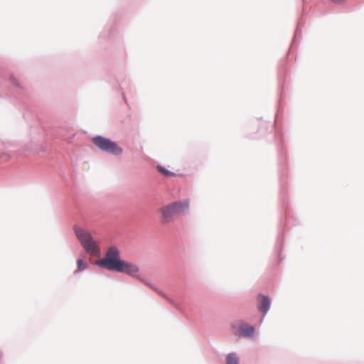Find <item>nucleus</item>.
Wrapping results in <instances>:
<instances>
[{"instance_id": "423d86ee", "label": "nucleus", "mask_w": 364, "mask_h": 364, "mask_svg": "<svg viewBox=\"0 0 364 364\" xmlns=\"http://www.w3.org/2000/svg\"><path fill=\"white\" fill-rule=\"evenodd\" d=\"M116 271L127 274L134 277H137L139 268L134 263L123 260Z\"/></svg>"}, {"instance_id": "0eeeda50", "label": "nucleus", "mask_w": 364, "mask_h": 364, "mask_svg": "<svg viewBox=\"0 0 364 364\" xmlns=\"http://www.w3.org/2000/svg\"><path fill=\"white\" fill-rule=\"evenodd\" d=\"M259 305L258 309L259 311L267 313L269 309L270 301L267 296H259L258 298Z\"/></svg>"}, {"instance_id": "9d476101", "label": "nucleus", "mask_w": 364, "mask_h": 364, "mask_svg": "<svg viewBox=\"0 0 364 364\" xmlns=\"http://www.w3.org/2000/svg\"><path fill=\"white\" fill-rule=\"evenodd\" d=\"M238 358L234 353L229 354V364H237Z\"/></svg>"}, {"instance_id": "1a4fd4ad", "label": "nucleus", "mask_w": 364, "mask_h": 364, "mask_svg": "<svg viewBox=\"0 0 364 364\" xmlns=\"http://www.w3.org/2000/svg\"><path fill=\"white\" fill-rule=\"evenodd\" d=\"M158 171L161 173L162 175L166 177H171L174 175V173L167 169H166L164 167L161 166H157L156 167Z\"/></svg>"}, {"instance_id": "20e7f679", "label": "nucleus", "mask_w": 364, "mask_h": 364, "mask_svg": "<svg viewBox=\"0 0 364 364\" xmlns=\"http://www.w3.org/2000/svg\"><path fill=\"white\" fill-rule=\"evenodd\" d=\"M92 142L103 151L109 152L114 155H119L122 153V149L109 139L97 136L92 139Z\"/></svg>"}, {"instance_id": "9b49d317", "label": "nucleus", "mask_w": 364, "mask_h": 364, "mask_svg": "<svg viewBox=\"0 0 364 364\" xmlns=\"http://www.w3.org/2000/svg\"><path fill=\"white\" fill-rule=\"evenodd\" d=\"M77 268L78 270H82L85 268V265L83 263V261L82 259H78L77 261Z\"/></svg>"}, {"instance_id": "6e6552de", "label": "nucleus", "mask_w": 364, "mask_h": 364, "mask_svg": "<svg viewBox=\"0 0 364 364\" xmlns=\"http://www.w3.org/2000/svg\"><path fill=\"white\" fill-rule=\"evenodd\" d=\"M146 285L152 289L156 294H158L159 296L167 300L168 302L173 303V300L171 298H169L166 294L160 290L159 288L154 287L153 284L150 283H146Z\"/></svg>"}, {"instance_id": "f257e3e1", "label": "nucleus", "mask_w": 364, "mask_h": 364, "mask_svg": "<svg viewBox=\"0 0 364 364\" xmlns=\"http://www.w3.org/2000/svg\"><path fill=\"white\" fill-rule=\"evenodd\" d=\"M188 207L189 203L188 200L174 202L163 206L159 210L162 215V223H168L174 215L187 210Z\"/></svg>"}, {"instance_id": "f8f14e48", "label": "nucleus", "mask_w": 364, "mask_h": 364, "mask_svg": "<svg viewBox=\"0 0 364 364\" xmlns=\"http://www.w3.org/2000/svg\"><path fill=\"white\" fill-rule=\"evenodd\" d=\"M141 282H144L145 284H146V282H144V279H141Z\"/></svg>"}, {"instance_id": "f03ea898", "label": "nucleus", "mask_w": 364, "mask_h": 364, "mask_svg": "<svg viewBox=\"0 0 364 364\" xmlns=\"http://www.w3.org/2000/svg\"><path fill=\"white\" fill-rule=\"evenodd\" d=\"M74 231L76 237L87 253L97 255L99 252L97 245L88 231L76 225L74 226Z\"/></svg>"}, {"instance_id": "39448f33", "label": "nucleus", "mask_w": 364, "mask_h": 364, "mask_svg": "<svg viewBox=\"0 0 364 364\" xmlns=\"http://www.w3.org/2000/svg\"><path fill=\"white\" fill-rule=\"evenodd\" d=\"M233 333L239 336L251 337L255 333V328L242 321H237L232 325Z\"/></svg>"}, {"instance_id": "7ed1b4c3", "label": "nucleus", "mask_w": 364, "mask_h": 364, "mask_svg": "<svg viewBox=\"0 0 364 364\" xmlns=\"http://www.w3.org/2000/svg\"><path fill=\"white\" fill-rule=\"evenodd\" d=\"M123 260L119 258V252L115 247L108 249L104 259L97 261V264L107 269L116 271Z\"/></svg>"}]
</instances>
